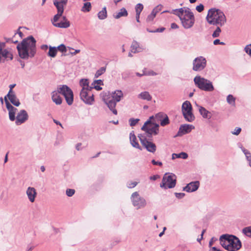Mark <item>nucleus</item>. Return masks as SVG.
<instances>
[{
	"label": "nucleus",
	"mask_w": 251,
	"mask_h": 251,
	"mask_svg": "<svg viewBox=\"0 0 251 251\" xmlns=\"http://www.w3.org/2000/svg\"><path fill=\"white\" fill-rule=\"evenodd\" d=\"M19 56L25 59L29 57H33L36 51V40L33 36H30L17 46Z\"/></svg>",
	"instance_id": "obj_1"
},
{
	"label": "nucleus",
	"mask_w": 251,
	"mask_h": 251,
	"mask_svg": "<svg viewBox=\"0 0 251 251\" xmlns=\"http://www.w3.org/2000/svg\"><path fill=\"white\" fill-rule=\"evenodd\" d=\"M68 0H54L53 4L57 9V13L54 15L51 20L52 25L57 27L66 28L70 26V22L65 16L62 17L63 20L58 22L59 19L62 16L64 12V8L67 3Z\"/></svg>",
	"instance_id": "obj_2"
},
{
	"label": "nucleus",
	"mask_w": 251,
	"mask_h": 251,
	"mask_svg": "<svg viewBox=\"0 0 251 251\" xmlns=\"http://www.w3.org/2000/svg\"><path fill=\"white\" fill-rule=\"evenodd\" d=\"M173 14L179 17L183 26L185 28L191 27L195 23L193 12L187 7H182L173 11Z\"/></svg>",
	"instance_id": "obj_3"
},
{
	"label": "nucleus",
	"mask_w": 251,
	"mask_h": 251,
	"mask_svg": "<svg viewBox=\"0 0 251 251\" xmlns=\"http://www.w3.org/2000/svg\"><path fill=\"white\" fill-rule=\"evenodd\" d=\"M102 100L107 105L109 109L115 115L117 114V111L115 109L116 103L121 100L123 97V93L121 90H116L110 94L109 93L102 94Z\"/></svg>",
	"instance_id": "obj_4"
},
{
	"label": "nucleus",
	"mask_w": 251,
	"mask_h": 251,
	"mask_svg": "<svg viewBox=\"0 0 251 251\" xmlns=\"http://www.w3.org/2000/svg\"><path fill=\"white\" fill-rule=\"evenodd\" d=\"M220 240L222 247L228 251H237L241 248L240 241L233 235H223Z\"/></svg>",
	"instance_id": "obj_5"
},
{
	"label": "nucleus",
	"mask_w": 251,
	"mask_h": 251,
	"mask_svg": "<svg viewBox=\"0 0 251 251\" xmlns=\"http://www.w3.org/2000/svg\"><path fill=\"white\" fill-rule=\"evenodd\" d=\"M206 19L209 24L216 26H223L226 22L224 13L221 10L216 8L209 9Z\"/></svg>",
	"instance_id": "obj_6"
},
{
	"label": "nucleus",
	"mask_w": 251,
	"mask_h": 251,
	"mask_svg": "<svg viewBox=\"0 0 251 251\" xmlns=\"http://www.w3.org/2000/svg\"><path fill=\"white\" fill-rule=\"evenodd\" d=\"M194 81L198 87L202 90L211 92L214 89L211 82L200 76H196Z\"/></svg>",
	"instance_id": "obj_7"
},
{
	"label": "nucleus",
	"mask_w": 251,
	"mask_h": 251,
	"mask_svg": "<svg viewBox=\"0 0 251 251\" xmlns=\"http://www.w3.org/2000/svg\"><path fill=\"white\" fill-rule=\"evenodd\" d=\"M176 176L173 174H165L160 184V187L165 189L174 188L176 184Z\"/></svg>",
	"instance_id": "obj_8"
},
{
	"label": "nucleus",
	"mask_w": 251,
	"mask_h": 251,
	"mask_svg": "<svg viewBox=\"0 0 251 251\" xmlns=\"http://www.w3.org/2000/svg\"><path fill=\"white\" fill-rule=\"evenodd\" d=\"M182 112L185 119L189 122H193L195 116L192 113V107L189 101H185L182 105Z\"/></svg>",
	"instance_id": "obj_9"
},
{
	"label": "nucleus",
	"mask_w": 251,
	"mask_h": 251,
	"mask_svg": "<svg viewBox=\"0 0 251 251\" xmlns=\"http://www.w3.org/2000/svg\"><path fill=\"white\" fill-rule=\"evenodd\" d=\"M58 92L64 96L68 104L71 105L74 101L72 90L67 85H63L58 87Z\"/></svg>",
	"instance_id": "obj_10"
},
{
	"label": "nucleus",
	"mask_w": 251,
	"mask_h": 251,
	"mask_svg": "<svg viewBox=\"0 0 251 251\" xmlns=\"http://www.w3.org/2000/svg\"><path fill=\"white\" fill-rule=\"evenodd\" d=\"M158 125L151 123L150 121H148L144 124L141 129L149 134L157 135L158 132Z\"/></svg>",
	"instance_id": "obj_11"
},
{
	"label": "nucleus",
	"mask_w": 251,
	"mask_h": 251,
	"mask_svg": "<svg viewBox=\"0 0 251 251\" xmlns=\"http://www.w3.org/2000/svg\"><path fill=\"white\" fill-rule=\"evenodd\" d=\"M92 89L81 90L80 96L81 99L86 104H92L94 101Z\"/></svg>",
	"instance_id": "obj_12"
},
{
	"label": "nucleus",
	"mask_w": 251,
	"mask_h": 251,
	"mask_svg": "<svg viewBox=\"0 0 251 251\" xmlns=\"http://www.w3.org/2000/svg\"><path fill=\"white\" fill-rule=\"evenodd\" d=\"M138 137L142 145L148 151L154 153L156 151V146L155 144L149 141L145 136L142 135H139Z\"/></svg>",
	"instance_id": "obj_13"
},
{
	"label": "nucleus",
	"mask_w": 251,
	"mask_h": 251,
	"mask_svg": "<svg viewBox=\"0 0 251 251\" xmlns=\"http://www.w3.org/2000/svg\"><path fill=\"white\" fill-rule=\"evenodd\" d=\"M131 200L134 206H136L138 208L145 206L146 202L144 199L140 197L138 192H134L131 195Z\"/></svg>",
	"instance_id": "obj_14"
},
{
	"label": "nucleus",
	"mask_w": 251,
	"mask_h": 251,
	"mask_svg": "<svg viewBox=\"0 0 251 251\" xmlns=\"http://www.w3.org/2000/svg\"><path fill=\"white\" fill-rule=\"evenodd\" d=\"M206 65V60L202 57L196 58L193 62V70L196 71L202 70Z\"/></svg>",
	"instance_id": "obj_15"
},
{
	"label": "nucleus",
	"mask_w": 251,
	"mask_h": 251,
	"mask_svg": "<svg viewBox=\"0 0 251 251\" xmlns=\"http://www.w3.org/2000/svg\"><path fill=\"white\" fill-rule=\"evenodd\" d=\"M4 101L6 104V108L9 112V119L11 121H14L15 120V114L17 111L16 108L14 107L8 101L6 97H4Z\"/></svg>",
	"instance_id": "obj_16"
},
{
	"label": "nucleus",
	"mask_w": 251,
	"mask_h": 251,
	"mask_svg": "<svg viewBox=\"0 0 251 251\" xmlns=\"http://www.w3.org/2000/svg\"><path fill=\"white\" fill-rule=\"evenodd\" d=\"M27 119L28 115L27 112L25 110H22L18 113L17 116L16 124L17 125H20L25 122Z\"/></svg>",
	"instance_id": "obj_17"
},
{
	"label": "nucleus",
	"mask_w": 251,
	"mask_h": 251,
	"mask_svg": "<svg viewBox=\"0 0 251 251\" xmlns=\"http://www.w3.org/2000/svg\"><path fill=\"white\" fill-rule=\"evenodd\" d=\"M199 185L200 183L198 181L191 182L184 187L183 190L187 192H194L198 189Z\"/></svg>",
	"instance_id": "obj_18"
},
{
	"label": "nucleus",
	"mask_w": 251,
	"mask_h": 251,
	"mask_svg": "<svg viewBox=\"0 0 251 251\" xmlns=\"http://www.w3.org/2000/svg\"><path fill=\"white\" fill-rule=\"evenodd\" d=\"M59 94L60 93L58 92V89L57 91H54L51 93V99L57 105L61 104L62 102V99Z\"/></svg>",
	"instance_id": "obj_19"
},
{
	"label": "nucleus",
	"mask_w": 251,
	"mask_h": 251,
	"mask_svg": "<svg viewBox=\"0 0 251 251\" xmlns=\"http://www.w3.org/2000/svg\"><path fill=\"white\" fill-rule=\"evenodd\" d=\"M26 194L28 196V198L29 201L33 202L35 201V198L36 196V191L34 188L33 187H28L26 190Z\"/></svg>",
	"instance_id": "obj_20"
},
{
	"label": "nucleus",
	"mask_w": 251,
	"mask_h": 251,
	"mask_svg": "<svg viewBox=\"0 0 251 251\" xmlns=\"http://www.w3.org/2000/svg\"><path fill=\"white\" fill-rule=\"evenodd\" d=\"M5 97H6L7 99H8L10 102L15 106H18L20 105V102L15 93H10V95H9V94H7Z\"/></svg>",
	"instance_id": "obj_21"
},
{
	"label": "nucleus",
	"mask_w": 251,
	"mask_h": 251,
	"mask_svg": "<svg viewBox=\"0 0 251 251\" xmlns=\"http://www.w3.org/2000/svg\"><path fill=\"white\" fill-rule=\"evenodd\" d=\"M195 127L193 125L185 124L180 126L179 131L183 134H185L190 132Z\"/></svg>",
	"instance_id": "obj_22"
},
{
	"label": "nucleus",
	"mask_w": 251,
	"mask_h": 251,
	"mask_svg": "<svg viewBox=\"0 0 251 251\" xmlns=\"http://www.w3.org/2000/svg\"><path fill=\"white\" fill-rule=\"evenodd\" d=\"M129 139L130 143L133 147L141 150L140 146L137 141L136 136L135 135L133 131L130 133Z\"/></svg>",
	"instance_id": "obj_23"
},
{
	"label": "nucleus",
	"mask_w": 251,
	"mask_h": 251,
	"mask_svg": "<svg viewBox=\"0 0 251 251\" xmlns=\"http://www.w3.org/2000/svg\"><path fill=\"white\" fill-rule=\"evenodd\" d=\"M2 58L12 60L13 55L10 51L6 49H4L0 53V61H1Z\"/></svg>",
	"instance_id": "obj_24"
},
{
	"label": "nucleus",
	"mask_w": 251,
	"mask_h": 251,
	"mask_svg": "<svg viewBox=\"0 0 251 251\" xmlns=\"http://www.w3.org/2000/svg\"><path fill=\"white\" fill-rule=\"evenodd\" d=\"M199 110L200 114L202 115L203 118L207 119L211 118L212 116L211 113L205 108L202 106H199Z\"/></svg>",
	"instance_id": "obj_25"
},
{
	"label": "nucleus",
	"mask_w": 251,
	"mask_h": 251,
	"mask_svg": "<svg viewBox=\"0 0 251 251\" xmlns=\"http://www.w3.org/2000/svg\"><path fill=\"white\" fill-rule=\"evenodd\" d=\"M138 98L148 101H150L152 99V97L149 93L147 91H145L139 94L138 96Z\"/></svg>",
	"instance_id": "obj_26"
},
{
	"label": "nucleus",
	"mask_w": 251,
	"mask_h": 251,
	"mask_svg": "<svg viewBox=\"0 0 251 251\" xmlns=\"http://www.w3.org/2000/svg\"><path fill=\"white\" fill-rule=\"evenodd\" d=\"M80 85L82 87V90L93 89V87L89 86V81L87 79H82L79 82Z\"/></svg>",
	"instance_id": "obj_27"
},
{
	"label": "nucleus",
	"mask_w": 251,
	"mask_h": 251,
	"mask_svg": "<svg viewBox=\"0 0 251 251\" xmlns=\"http://www.w3.org/2000/svg\"><path fill=\"white\" fill-rule=\"evenodd\" d=\"M128 15V13L126 8H122L120 11L114 15V17L115 19H119L121 17H126Z\"/></svg>",
	"instance_id": "obj_28"
},
{
	"label": "nucleus",
	"mask_w": 251,
	"mask_h": 251,
	"mask_svg": "<svg viewBox=\"0 0 251 251\" xmlns=\"http://www.w3.org/2000/svg\"><path fill=\"white\" fill-rule=\"evenodd\" d=\"M98 18L100 20H103L107 17V11L106 7H103L100 11L98 13Z\"/></svg>",
	"instance_id": "obj_29"
},
{
	"label": "nucleus",
	"mask_w": 251,
	"mask_h": 251,
	"mask_svg": "<svg viewBox=\"0 0 251 251\" xmlns=\"http://www.w3.org/2000/svg\"><path fill=\"white\" fill-rule=\"evenodd\" d=\"M188 157V155L186 153L182 152L180 153H173L172 154V159H175L177 158H182L183 159H186Z\"/></svg>",
	"instance_id": "obj_30"
},
{
	"label": "nucleus",
	"mask_w": 251,
	"mask_h": 251,
	"mask_svg": "<svg viewBox=\"0 0 251 251\" xmlns=\"http://www.w3.org/2000/svg\"><path fill=\"white\" fill-rule=\"evenodd\" d=\"M57 52V49L56 47H50L48 55L51 57H55Z\"/></svg>",
	"instance_id": "obj_31"
},
{
	"label": "nucleus",
	"mask_w": 251,
	"mask_h": 251,
	"mask_svg": "<svg viewBox=\"0 0 251 251\" xmlns=\"http://www.w3.org/2000/svg\"><path fill=\"white\" fill-rule=\"evenodd\" d=\"M91 9V4L90 2H86L84 3L81 11L84 12H89Z\"/></svg>",
	"instance_id": "obj_32"
},
{
	"label": "nucleus",
	"mask_w": 251,
	"mask_h": 251,
	"mask_svg": "<svg viewBox=\"0 0 251 251\" xmlns=\"http://www.w3.org/2000/svg\"><path fill=\"white\" fill-rule=\"evenodd\" d=\"M139 50L140 48L137 43L136 42H133L131 46V51L133 53H136L139 52Z\"/></svg>",
	"instance_id": "obj_33"
},
{
	"label": "nucleus",
	"mask_w": 251,
	"mask_h": 251,
	"mask_svg": "<svg viewBox=\"0 0 251 251\" xmlns=\"http://www.w3.org/2000/svg\"><path fill=\"white\" fill-rule=\"evenodd\" d=\"M106 71V67H101L99 70H98L96 74H95V77H98L100 75H101L102 74H104L105 72Z\"/></svg>",
	"instance_id": "obj_34"
},
{
	"label": "nucleus",
	"mask_w": 251,
	"mask_h": 251,
	"mask_svg": "<svg viewBox=\"0 0 251 251\" xmlns=\"http://www.w3.org/2000/svg\"><path fill=\"white\" fill-rule=\"evenodd\" d=\"M144 6L141 3H138L135 6L136 14H140L143 9Z\"/></svg>",
	"instance_id": "obj_35"
},
{
	"label": "nucleus",
	"mask_w": 251,
	"mask_h": 251,
	"mask_svg": "<svg viewBox=\"0 0 251 251\" xmlns=\"http://www.w3.org/2000/svg\"><path fill=\"white\" fill-rule=\"evenodd\" d=\"M226 100L229 104L235 105V99L232 95H228L226 98Z\"/></svg>",
	"instance_id": "obj_36"
},
{
	"label": "nucleus",
	"mask_w": 251,
	"mask_h": 251,
	"mask_svg": "<svg viewBox=\"0 0 251 251\" xmlns=\"http://www.w3.org/2000/svg\"><path fill=\"white\" fill-rule=\"evenodd\" d=\"M217 28L215 29V30L214 31V32L212 34V37L213 38L218 37L219 36L221 32V30L220 28L221 26H217Z\"/></svg>",
	"instance_id": "obj_37"
},
{
	"label": "nucleus",
	"mask_w": 251,
	"mask_h": 251,
	"mask_svg": "<svg viewBox=\"0 0 251 251\" xmlns=\"http://www.w3.org/2000/svg\"><path fill=\"white\" fill-rule=\"evenodd\" d=\"M169 123V120L168 116L166 115H165L164 118L160 120V125L161 126H165Z\"/></svg>",
	"instance_id": "obj_38"
},
{
	"label": "nucleus",
	"mask_w": 251,
	"mask_h": 251,
	"mask_svg": "<svg viewBox=\"0 0 251 251\" xmlns=\"http://www.w3.org/2000/svg\"><path fill=\"white\" fill-rule=\"evenodd\" d=\"M243 232L249 237H251V227H245L243 229Z\"/></svg>",
	"instance_id": "obj_39"
},
{
	"label": "nucleus",
	"mask_w": 251,
	"mask_h": 251,
	"mask_svg": "<svg viewBox=\"0 0 251 251\" xmlns=\"http://www.w3.org/2000/svg\"><path fill=\"white\" fill-rule=\"evenodd\" d=\"M155 16L156 14L152 11L151 14L149 15L147 18V22H151L152 21Z\"/></svg>",
	"instance_id": "obj_40"
},
{
	"label": "nucleus",
	"mask_w": 251,
	"mask_h": 251,
	"mask_svg": "<svg viewBox=\"0 0 251 251\" xmlns=\"http://www.w3.org/2000/svg\"><path fill=\"white\" fill-rule=\"evenodd\" d=\"M143 75H156V73L154 72L153 71H147L146 69L143 70Z\"/></svg>",
	"instance_id": "obj_41"
},
{
	"label": "nucleus",
	"mask_w": 251,
	"mask_h": 251,
	"mask_svg": "<svg viewBox=\"0 0 251 251\" xmlns=\"http://www.w3.org/2000/svg\"><path fill=\"white\" fill-rule=\"evenodd\" d=\"M75 193V190L73 189H67L66 191V194L68 197H72Z\"/></svg>",
	"instance_id": "obj_42"
},
{
	"label": "nucleus",
	"mask_w": 251,
	"mask_h": 251,
	"mask_svg": "<svg viewBox=\"0 0 251 251\" xmlns=\"http://www.w3.org/2000/svg\"><path fill=\"white\" fill-rule=\"evenodd\" d=\"M56 49H57V50H59L60 52H66V48L64 44L60 45L57 48H56Z\"/></svg>",
	"instance_id": "obj_43"
},
{
	"label": "nucleus",
	"mask_w": 251,
	"mask_h": 251,
	"mask_svg": "<svg viewBox=\"0 0 251 251\" xmlns=\"http://www.w3.org/2000/svg\"><path fill=\"white\" fill-rule=\"evenodd\" d=\"M139 121V120L138 119H130L129 121L130 126H135Z\"/></svg>",
	"instance_id": "obj_44"
},
{
	"label": "nucleus",
	"mask_w": 251,
	"mask_h": 251,
	"mask_svg": "<svg viewBox=\"0 0 251 251\" xmlns=\"http://www.w3.org/2000/svg\"><path fill=\"white\" fill-rule=\"evenodd\" d=\"M162 6L161 5H158L155 7L152 10L153 12L156 15V14L161 11Z\"/></svg>",
	"instance_id": "obj_45"
},
{
	"label": "nucleus",
	"mask_w": 251,
	"mask_h": 251,
	"mask_svg": "<svg viewBox=\"0 0 251 251\" xmlns=\"http://www.w3.org/2000/svg\"><path fill=\"white\" fill-rule=\"evenodd\" d=\"M138 184L137 182L134 181V182H128L127 184V186L128 188H132L135 187L137 184Z\"/></svg>",
	"instance_id": "obj_46"
},
{
	"label": "nucleus",
	"mask_w": 251,
	"mask_h": 251,
	"mask_svg": "<svg viewBox=\"0 0 251 251\" xmlns=\"http://www.w3.org/2000/svg\"><path fill=\"white\" fill-rule=\"evenodd\" d=\"M245 51L251 57V44L247 45L245 48Z\"/></svg>",
	"instance_id": "obj_47"
},
{
	"label": "nucleus",
	"mask_w": 251,
	"mask_h": 251,
	"mask_svg": "<svg viewBox=\"0 0 251 251\" xmlns=\"http://www.w3.org/2000/svg\"><path fill=\"white\" fill-rule=\"evenodd\" d=\"M241 131V128L240 127H236L234 129V131L232 132V134L236 135H238L240 134Z\"/></svg>",
	"instance_id": "obj_48"
},
{
	"label": "nucleus",
	"mask_w": 251,
	"mask_h": 251,
	"mask_svg": "<svg viewBox=\"0 0 251 251\" xmlns=\"http://www.w3.org/2000/svg\"><path fill=\"white\" fill-rule=\"evenodd\" d=\"M196 9L199 12H201L204 9V6L202 4H200L196 7Z\"/></svg>",
	"instance_id": "obj_49"
},
{
	"label": "nucleus",
	"mask_w": 251,
	"mask_h": 251,
	"mask_svg": "<svg viewBox=\"0 0 251 251\" xmlns=\"http://www.w3.org/2000/svg\"><path fill=\"white\" fill-rule=\"evenodd\" d=\"M175 195L176 198L178 199H181L182 198L185 196V194L183 193H176Z\"/></svg>",
	"instance_id": "obj_50"
},
{
	"label": "nucleus",
	"mask_w": 251,
	"mask_h": 251,
	"mask_svg": "<svg viewBox=\"0 0 251 251\" xmlns=\"http://www.w3.org/2000/svg\"><path fill=\"white\" fill-rule=\"evenodd\" d=\"M213 44L215 45H218V44L225 45V43L224 42H220L219 39H216V40H215L214 41V42H213Z\"/></svg>",
	"instance_id": "obj_51"
},
{
	"label": "nucleus",
	"mask_w": 251,
	"mask_h": 251,
	"mask_svg": "<svg viewBox=\"0 0 251 251\" xmlns=\"http://www.w3.org/2000/svg\"><path fill=\"white\" fill-rule=\"evenodd\" d=\"M15 85H16L15 84H11V85H9L10 90H9V92L8 93V94H9V95H10V93H14V92H13L12 89L15 86Z\"/></svg>",
	"instance_id": "obj_52"
},
{
	"label": "nucleus",
	"mask_w": 251,
	"mask_h": 251,
	"mask_svg": "<svg viewBox=\"0 0 251 251\" xmlns=\"http://www.w3.org/2000/svg\"><path fill=\"white\" fill-rule=\"evenodd\" d=\"M151 162L154 165H159L160 166L162 165V163L161 162L156 161L155 160H152Z\"/></svg>",
	"instance_id": "obj_53"
},
{
	"label": "nucleus",
	"mask_w": 251,
	"mask_h": 251,
	"mask_svg": "<svg viewBox=\"0 0 251 251\" xmlns=\"http://www.w3.org/2000/svg\"><path fill=\"white\" fill-rule=\"evenodd\" d=\"M5 47V44L4 43H0V53L3 51Z\"/></svg>",
	"instance_id": "obj_54"
},
{
	"label": "nucleus",
	"mask_w": 251,
	"mask_h": 251,
	"mask_svg": "<svg viewBox=\"0 0 251 251\" xmlns=\"http://www.w3.org/2000/svg\"><path fill=\"white\" fill-rule=\"evenodd\" d=\"M93 85H94V87H92L93 89L95 88L96 90H98V91L102 89V88L101 87H100L98 84H93Z\"/></svg>",
	"instance_id": "obj_55"
},
{
	"label": "nucleus",
	"mask_w": 251,
	"mask_h": 251,
	"mask_svg": "<svg viewBox=\"0 0 251 251\" xmlns=\"http://www.w3.org/2000/svg\"><path fill=\"white\" fill-rule=\"evenodd\" d=\"M164 30H165V28L162 27L161 28H157L155 31H149L150 32H160L163 31Z\"/></svg>",
	"instance_id": "obj_56"
},
{
	"label": "nucleus",
	"mask_w": 251,
	"mask_h": 251,
	"mask_svg": "<svg viewBox=\"0 0 251 251\" xmlns=\"http://www.w3.org/2000/svg\"><path fill=\"white\" fill-rule=\"evenodd\" d=\"M20 27L19 28L18 31H17V34H18L19 36L21 38H22L23 37V33L20 31ZM16 35V33L15 34V36Z\"/></svg>",
	"instance_id": "obj_57"
},
{
	"label": "nucleus",
	"mask_w": 251,
	"mask_h": 251,
	"mask_svg": "<svg viewBox=\"0 0 251 251\" xmlns=\"http://www.w3.org/2000/svg\"><path fill=\"white\" fill-rule=\"evenodd\" d=\"M216 240V239H215L214 238H212L209 243V246L210 247H211L212 246L213 242H215Z\"/></svg>",
	"instance_id": "obj_58"
},
{
	"label": "nucleus",
	"mask_w": 251,
	"mask_h": 251,
	"mask_svg": "<svg viewBox=\"0 0 251 251\" xmlns=\"http://www.w3.org/2000/svg\"><path fill=\"white\" fill-rule=\"evenodd\" d=\"M245 153L246 154V156L248 160L250 161L251 159V153L250 152H245Z\"/></svg>",
	"instance_id": "obj_59"
},
{
	"label": "nucleus",
	"mask_w": 251,
	"mask_h": 251,
	"mask_svg": "<svg viewBox=\"0 0 251 251\" xmlns=\"http://www.w3.org/2000/svg\"><path fill=\"white\" fill-rule=\"evenodd\" d=\"M171 27L172 29H176L178 27V25L175 23L171 24Z\"/></svg>",
	"instance_id": "obj_60"
},
{
	"label": "nucleus",
	"mask_w": 251,
	"mask_h": 251,
	"mask_svg": "<svg viewBox=\"0 0 251 251\" xmlns=\"http://www.w3.org/2000/svg\"><path fill=\"white\" fill-rule=\"evenodd\" d=\"M94 84H98V85H101V84H102V81L101 80H95L94 82Z\"/></svg>",
	"instance_id": "obj_61"
},
{
	"label": "nucleus",
	"mask_w": 251,
	"mask_h": 251,
	"mask_svg": "<svg viewBox=\"0 0 251 251\" xmlns=\"http://www.w3.org/2000/svg\"><path fill=\"white\" fill-rule=\"evenodd\" d=\"M205 232V229H203V230H202V231L201 234V239H197V240H198V241L199 242H200V241L202 239L203 234L204 233V232Z\"/></svg>",
	"instance_id": "obj_62"
},
{
	"label": "nucleus",
	"mask_w": 251,
	"mask_h": 251,
	"mask_svg": "<svg viewBox=\"0 0 251 251\" xmlns=\"http://www.w3.org/2000/svg\"><path fill=\"white\" fill-rule=\"evenodd\" d=\"M210 251H221L217 249L216 247H213L210 249Z\"/></svg>",
	"instance_id": "obj_63"
},
{
	"label": "nucleus",
	"mask_w": 251,
	"mask_h": 251,
	"mask_svg": "<svg viewBox=\"0 0 251 251\" xmlns=\"http://www.w3.org/2000/svg\"><path fill=\"white\" fill-rule=\"evenodd\" d=\"M158 177V176H153L150 177V179L152 180H156Z\"/></svg>",
	"instance_id": "obj_64"
}]
</instances>
